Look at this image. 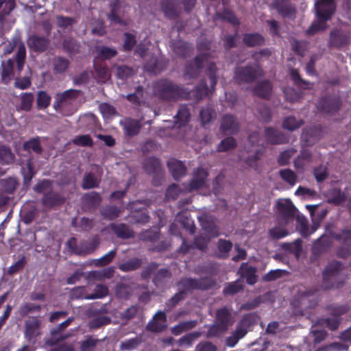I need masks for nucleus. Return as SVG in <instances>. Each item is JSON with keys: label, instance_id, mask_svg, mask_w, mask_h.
Returning <instances> with one entry per match:
<instances>
[{"label": "nucleus", "instance_id": "nucleus-43", "mask_svg": "<svg viewBox=\"0 0 351 351\" xmlns=\"http://www.w3.org/2000/svg\"><path fill=\"white\" fill-rule=\"evenodd\" d=\"M119 210L113 206H110L104 208L102 211V215L110 219H112L119 215Z\"/></svg>", "mask_w": 351, "mask_h": 351}, {"label": "nucleus", "instance_id": "nucleus-8", "mask_svg": "<svg viewBox=\"0 0 351 351\" xmlns=\"http://www.w3.org/2000/svg\"><path fill=\"white\" fill-rule=\"evenodd\" d=\"M166 315L165 313L160 311L157 313L153 320L149 323L147 327L150 330L158 332L165 327Z\"/></svg>", "mask_w": 351, "mask_h": 351}, {"label": "nucleus", "instance_id": "nucleus-23", "mask_svg": "<svg viewBox=\"0 0 351 351\" xmlns=\"http://www.w3.org/2000/svg\"><path fill=\"white\" fill-rule=\"evenodd\" d=\"M195 321L184 322L180 323L179 324L173 327L171 330L174 335H178L186 330L193 328V327H195Z\"/></svg>", "mask_w": 351, "mask_h": 351}, {"label": "nucleus", "instance_id": "nucleus-27", "mask_svg": "<svg viewBox=\"0 0 351 351\" xmlns=\"http://www.w3.org/2000/svg\"><path fill=\"white\" fill-rule=\"evenodd\" d=\"M99 110L105 119L111 118L116 114V110L114 107L106 103L99 105Z\"/></svg>", "mask_w": 351, "mask_h": 351}, {"label": "nucleus", "instance_id": "nucleus-39", "mask_svg": "<svg viewBox=\"0 0 351 351\" xmlns=\"http://www.w3.org/2000/svg\"><path fill=\"white\" fill-rule=\"evenodd\" d=\"M24 148L27 150H32L35 152H40L41 148L38 139L34 138L27 142L24 145Z\"/></svg>", "mask_w": 351, "mask_h": 351}, {"label": "nucleus", "instance_id": "nucleus-16", "mask_svg": "<svg viewBox=\"0 0 351 351\" xmlns=\"http://www.w3.org/2000/svg\"><path fill=\"white\" fill-rule=\"evenodd\" d=\"M51 103V97L43 90L38 91L36 97V105L39 110L47 108Z\"/></svg>", "mask_w": 351, "mask_h": 351}, {"label": "nucleus", "instance_id": "nucleus-64", "mask_svg": "<svg viewBox=\"0 0 351 351\" xmlns=\"http://www.w3.org/2000/svg\"><path fill=\"white\" fill-rule=\"evenodd\" d=\"M138 344V341L135 339H130L123 343V346L127 350H132L136 347Z\"/></svg>", "mask_w": 351, "mask_h": 351}, {"label": "nucleus", "instance_id": "nucleus-46", "mask_svg": "<svg viewBox=\"0 0 351 351\" xmlns=\"http://www.w3.org/2000/svg\"><path fill=\"white\" fill-rule=\"evenodd\" d=\"M73 143L78 145H91V139L88 135H83L78 137H76L73 140Z\"/></svg>", "mask_w": 351, "mask_h": 351}, {"label": "nucleus", "instance_id": "nucleus-21", "mask_svg": "<svg viewBox=\"0 0 351 351\" xmlns=\"http://www.w3.org/2000/svg\"><path fill=\"white\" fill-rule=\"evenodd\" d=\"M80 95V91L75 89H69L62 93H58L56 99L58 103L67 101L68 100L75 98Z\"/></svg>", "mask_w": 351, "mask_h": 351}, {"label": "nucleus", "instance_id": "nucleus-47", "mask_svg": "<svg viewBox=\"0 0 351 351\" xmlns=\"http://www.w3.org/2000/svg\"><path fill=\"white\" fill-rule=\"evenodd\" d=\"M218 247L221 255L223 256L232 248V243L228 241L219 240Z\"/></svg>", "mask_w": 351, "mask_h": 351}, {"label": "nucleus", "instance_id": "nucleus-57", "mask_svg": "<svg viewBox=\"0 0 351 351\" xmlns=\"http://www.w3.org/2000/svg\"><path fill=\"white\" fill-rule=\"evenodd\" d=\"M180 190L177 185L170 186L167 191V196L169 198L175 199L179 194Z\"/></svg>", "mask_w": 351, "mask_h": 351}, {"label": "nucleus", "instance_id": "nucleus-53", "mask_svg": "<svg viewBox=\"0 0 351 351\" xmlns=\"http://www.w3.org/2000/svg\"><path fill=\"white\" fill-rule=\"evenodd\" d=\"M327 172L325 167H320L315 170V176L317 181L320 182L325 179Z\"/></svg>", "mask_w": 351, "mask_h": 351}, {"label": "nucleus", "instance_id": "nucleus-44", "mask_svg": "<svg viewBox=\"0 0 351 351\" xmlns=\"http://www.w3.org/2000/svg\"><path fill=\"white\" fill-rule=\"evenodd\" d=\"M14 84L16 87L20 89H25L31 85V81L29 77H24L22 78H16Z\"/></svg>", "mask_w": 351, "mask_h": 351}, {"label": "nucleus", "instance_id": "nucleus-38", "mask_svg": "<svg viewBox=\"0 0 351 351\" xmlns=\"http://www.w3.org/2000/svg\"><path fill=\"white\" fill-rule=\"evenodd\" d=\"M215 112L209 108L202 109L200 112V117L202 123L204 125L208 123L214 117Z\"/></svg>", "mask_w": 351, "mask_h": 351}, {"label": "nucleus", "instance_id": "nucleus-61", "mask_svg": "<svg viewBox=\"0 0 351 351\" xmlns=\"http://www.w3.org/2000/svg\"><path fill=\"white\" fill-rule=\"evenodd\" d=\"M216 348L211 343L206 342L197 346V351H215Z\"/></svg>", "mask_w": 351, "mask_h": 351}, {"label": "nucleus", "instance_id": "nucleus-10", "mask_svg": "<svg viewBox=\"0 0 351 351\" xmlns=\"http://www.w3.org/2000/svg\"><path fill=\"white\" fill-rule=\"evenodd\" d=\"M167 165L173 176L176 179L180 178L185 173V168L183 164L179 160L171 159L168 162Z\"/></svg>", "mask_w": 351, "mask_h": 351}, {"label": "nucleus", "instance_id": "nucleus-1", "mask_svg": "<svg viewBox=\"0 0 351 351\" xmlns=\"http://www.w3.org/2000/svg\"><path fill=\"white\" fill-rule=\"evenodd\" d=\"M278 220L280 223L287 224L296 215L300 230L303 235L307 234V221L303 216L296 214V209L289 199H280L277 202Z\"/></svg>", "mask_w": 351, "mask_h": 351}, {"label": "nucleus", "instance_id": "nucleus-18", "mask_svg": "<svg viewBox=\"0 0 351 351\" xmlns=\"http://www.w3.org/2000/svg\"><path fill=\"white\" fill-rule=\"evenodd\" d=\"M221 129L225 132H234L237 128V123L232 116H225L221 125Z\"/></svg>", "mask_w": 351, "mask_h": 351}, {"label": "nucleus", "instance_id": "nucleus-26", "mask_svg": "<svg viewBox=\"0 0 351 351\" xmlns=\"http://www.w3.org/2000/svg\"><path fill=\"white\" fill-rule=\"evenodd\" d=\"M243 40L248 46H256L262 45L264 42L263 38L259 34H247Z\"/></svg>", "mask_w": 351, "mask_h": 351}, {"label": "nucleus", "instance_id": "nucleus-2", "mask_svg": "<svg viewBox=\"0 0 351 351\" xmlns=\"http://www.w3.org/2000/svg\"><path fill=\"white\" fill-rule=\"evenodd\" d=\"M317 20L311 25L308 32L315 34L326 28V22L335 12L334 0H317L315 5Z\"/></svg>", "mask_w": 351, "mask_h": 351}, {"label": "nucleus", "instance_id": "nucleus-6", "mask_svg": "<svg viewBox=\"0 0 351 351\" xmlns=\"http://www.w3.org/2000/svg\"><path fill=\"white\" fill-rule=\"evenodd\" d=\"M195 69H197L200 67L206 66L208 70H209L211 73L210 74V82L211 88H213L217 83L216 77L215 75V64L210 62L206 56L204 55L202 56L197 57L195 60Z\"/></svg>", "mask_w": 351, "mask_h": 351}, {"label": "nucleus", "instance_id": "nucleus-35", "mask_svg": "<svg viewBox=\"0 0 351 351\" xmlns=\"http://www.w3.org/2000/svg\"><path fill=\"white\" fill-rule=\"evenodd\" d=\"M235 146V141L232 138H227L222 141L218 145L219 152H226Z\"/></svg>", "mask_w": 351, "mask_h": 351}, {"label": "nucleus", "instance_id": "nucleus-56", "mask_svg": "<svg viewBox=\"0 0 351 351\" xmlns=\"http://www.w3.org/2000/svg\"><path fill=\"white\" fill-rule=\"evenodd\" d=\"M51 186V182L49 180H43L40 182H39L35 187L34 190L36 191L43 193L45 192L47 189H49Z\"/></svg>", "mask_w": 351, "mask_h": 351}, {"label": "nucleus", "instance_id": "nucleus-48", "mask_svg": "<svg viewBox=\"0 0 351 351\" xmlns=\"http://www.w3.org/2000/svg\"><path fill=\"white\" fill-rule=\"evenodd\" d=\"M92 75L91 72L90 71H84L81 73L80 75L75 77L74 78V82L77 84H83L86 82L88 79Z\"/></svg>", "mask_w": 351, "mask_h": 351}, {"label": "nucleus", "instance_id": "nucleus-20", "mask_svg": "<svg viewBox=\"0 0 351 351\" xmlns=\"http://www.w3.org/2000/svg\"><path fill=\"white\" fill-rule=\"evenodd\" d=\"M34 97L32 93H24L21 95L20 109L25 111H29L32 109Z\"/></svg>", "mask_w": 351, "mask_h": 351}, {"label": "nucleus", "instance_id": "nucleus-31", "mask_svg": "<svg viewBox=\"0 0 351 351\" xmlns=\"http://www.w3.org/2000/svg\"><path fill=\"white\" fill-rule=\"evenodd\" d=\"M115 251L111 250L108 253L104 255L102 257L94 260V264L96 266H104L109 263L114 257Z\"/></svg>", "mask_w": 351, "mask_h": 351}, {"label": "nucleus", "instance_id": "nucleus-28", "mask_svg": "<svg viewBox=\"0 0 351 351\" xmlns=\"http://www.w3.org/2000/svg\"><path fill=\"white\" fill-rule=\"evenodd\" d=\"M14 5V0H0V15L8 14Z\"/></svg>", "mask_w": 351, "mask_h": 351}, {"label": "nucleus", "instance_id": "nucleus-22", "mask_svg": "<svg viewBox=\"0 0 351 351\" xmlns=\"http://www.w3.org/2000/svg\"><path fill=\"white\" fill-rule=\"evenodd\" d=\"M280 176L281 178L286 182H287L291 186L295 185L297 180V176L291 169H283L280 170Z\"/></svg>", "mask_w": 351, "mask_h": 351}, {"label": "nucleus", "instance_id": "nucleus-34", "mask_svg": "<svg viewBox=\"0 0 351 351\" xmlns=\"http://www.w3.org/2000/svg\"><path fill=\"white\" fill-rule=\"evenodd\" d=\"M108 294V289L103 285H97L95 289V293L87 296V299L101 298Z\"/></svg>", "mask_w": 351, "mask_h": 351}, {"label": "nucleus", "instance_id": "nucleus-54", "mask_svg": "<svg viewBox=\"0 0 351 351\" xmlns=\"http://www.w3.org/2000/svg\"><path fill=\"white\" fill-rule=\"evenodd\" d=\"M5 182V190L11 193L16 186V181L14 178H9L4 181Z\"/></svg>", "mask_w": 351, "mask_h": 351}, {"label": "nucleus", "instance_id": "nucleus-11", "mask_svg": "<svg viewBox=\"0 0 351 351\" xmlns=\"http://www.w3.org/2000/svg\"><path fill=\"white\" fill-rule=\"evenodd\" d=\"M13 65L14 62L12 60L3 62L1 64V76L5 83H8L14 77Z\"/></svg>", "mask_w": 351, "mask_h": 351}, {"label": "nucleus", "instance_id": "nucleus-40", "mask_svg": "<svg viewBox=\"0 0 351 351\" xmlns=\"http://www.w3.org/2000/svg\"><path fill=\"white\" fill-rule=\"evenodd\" d=\"M241 289H242V284L239 280H238V281H235L234 282H233L232 284H230L226 287H225L223 289V292L226 294H234V293L238 292Z\"/></svg>", "mask_w": 351, "mask_h": 351}, {"label": "nucleus", "instance_id": "nucleus-37", "mask_svg": "<svg viewBox=\"0 0 351 351\" xmlns=\"http://www.w3.org/2000/svg\"><path fill=\"white\" fill-rule=\"evenodd\" d=\"M61 202L62 199L53 193L47 194L43 198V203L48 206H53L60 203Z\"/></svg>", "mask_w": 351, "mask_h": 351}, {"label": "nucleus", "instance_id": "nucleus-58", "mask_svg": "<svg viewBox=\"0 0 351 351\" xmlns=\"http://www.w3.org/2000/svg\"><path fill=\"white\" fill-rule=\"evenodd\" d=\"M282 273H283L282 270H280V269L272 270L267 274L265 278L267 280H274L279 278Z\"/></svg>", "mask_w": 351, "mask_h": 351}, {"label": "nucleus", "instance_id": "nucleus-30", "mask_svg": "<svg viewBox=\"0 0 351 351\" xmlns=\"http://www.w3.org/2000/svg\"><path fill=\"white\" fill-rule=\"evenodd\" d=\"M53 66L57 72L63 73L67 69L69 62L64 58H56L53 60Z\"/></svg>", "mask_w": 351, "mask_h": 351}, {"label": "nucleus", "instance_id": "nucleus-15", "mask_svg": "<svg viewBox=\"0 0 351 351\" xmlns=\"http://www.w3.org/2000/svg\"><path fill=\"white\" fill-rule=\"evenodd\" d=\"M342 270V265L338 262L330 263L323 271V277L324 279L330 278L335 276Z\"/></svg>", "mask_w": 351, "mask_h": 351}, {"label": "nucleus", "instance_id": "nucleus-42", "mask_svg": "<svg viewBox=\"0 0 351 351\" xmlns=\"http://www.w3.org/2000/svg\"><path fill=\"white\" fill-rule=\"evenodd\" d=\"M97 185V180L91 175H87L83 180L82 187L85 189H91Z\"/></svg>", "mask_w": 351, "mask_h": 351}, {"label": "nucleus", "instance_id": "nucleus-17", "mask_svg": "<svg viewBox=\"0 0 351 351\" xmlns=\"http://www.w3.org/2000/svg\"><path fill=\"white\" fill-rule=\"evenodd\" d=\"M206 177V172L202 169H199L197 175L191 182L190 189H197L198 188L203 186L205 183V179Z\"/></svg>", "mask_w": 351, "mask_h": 351}, {"label": "nucleus", "instance_id": "nucleus-45", "mask_svg": "<svg viewBox=\"0 0 351 351\" xmlns=\"http://www.w3.org/2000/svg\"><path fill=\"white\" fill-rule=\"evenodd\" d=\"M189 115V112L186 108H181L178 111L176 116L180 122V125H184L188 121Z\"/></svg>", "mask_w": 351, "mask_h": 351}, {"label": "nucleus", "instance_id": "nucleus-5", "mask_svg": "<svg viewBox=\"0 0 351 351\" xmlns=\"http://www.w3.org/2000/svg\"><path fill=\"white\" fill-rule=\"evenodd\" d=\"M262 73L261 69L258 66L255 68L239 69L236 71V79L239 82H250L258 75Z\"/></svg>", "mask_w": 351, "mask_h": 351}, {"label": "nucleus", "instance_id": "nucleus-3", "mask_svg": "<svg viewBox=\"0 0 351 351\" xmlns=\"http://www.w3.org/2000/svg\"><path fill=\"white\" fill-rule=\"evenodd\" d=\"M232 323V320L228 311L226 308L219 309L217 312L216 324L210 328L208 336L214 337L220 335L225 331Z\"/></svg>", "mask_w": 351, "mask_h": 351}, {"label": "nucleus", "instance_id": "nucleus-25", "mask_svg": "<svg viewBox=\"0 0 351 351\" xmlns=\"http://www.w3.org/2000/svg\"><path fill=\"white\" fill-rule=\"evenodd\" d=\"M271 90V86L269 82L265 81L260 83L255 89V93L260 97H267Z\"/></svg>", "mask_w": 351, "mask_h": 351}, {"label": "nucleus", "instance_id": "nucleus-51", "mask_svg": "<svg viewBox=\"0 0 351 351\" xmlns=\"http://www.w3.org/2000/svg\"><path fill=\"white\" fill-rule=\"evenodd\" d=\"M96 72L99 77L101 81H106L110 77L109 71L107 69L103 66H99L96 69Z\"/></svg>", "mask_w": 351, "mask_h": 351}, {"label": "nucleus", "instance_id": "nucleus-4", "mask_svg": "<svg viewBox=\"0 0 351 351\" xmlns=\"http://www.w3.org/2000/svg\"><path fill=\"white\" fill-rule=\"evenodd\" d=\"M258 136L257 132H253L249 136V141L252 144L260 143L261 145H264L265 143L280 144L285 141V137L280 132L271 128L265 130L264 141L259 139Z\"/></svg>", "mask_w": 351, "mask_h": 351}, {"label": "nucleus", "instance_id": "nucleus-55", "mask_svg": "<svg viewBox=\"0 0 351 351\" xmlns=\"http://www.w3.org/2000/svg\"><path fill=\"white\" fill-rule=\"evenodd\" d=\"M339 107V101H327L326 106L323 107L324 111L328 113H331L333 111H336Z\"/></svg>", "mask_w": 351, "mask_h": 351}, {"label": "nucleus", "instance_id": "nucleus-14", "mask_svg": "<svg viewBox=\"0 0 351 351\" xmlns=\"http://www.w3.org/2000/svg\"><path fill=\"white\" fill-rule=\"evenodd\" d=\"M14 160V155L10 148L5 145H0V164L9 165L12 163Z\"/></svg>", "mask_w": 351, "mask_h": 351}, {"label": "nucleus", "instance_id": "nucleus-62", "mask_svg": "<svg viewBox=\"0 0 351 351\" xmlns=\"http://www.w3.org/2000/svg\"><path fill=\"white\" fill-rule=\"evenodd\" d=\"M312 332L314 335V341L315 343H319L322 341L326 335V333L323 330H313Z\"/></svg>", "mask_w": 351, "mask_h": 351}, {"label": "nucleus", "instance_id": "nucleus-32", "mask_svg": "<svg viewBox=\"0 0 351 351\" xmlns=\"http://www.w3.org/2000/svg\"><path fill=\"white\" fill-rule=\"evenodd\" d=\"M199 337V332H192V333L188 334V335L184 336L183 337H182L181 339H180L178 341V343L180 346H184L186 347H189L191 345L192 342L195 339H197Z\"/></svg>", "mask_w": 351, "mask_h": 351}, {"label": "nucleus", "instance_id": "nucleus-33", "mask_svg": "<svg viewBox=\"0 0 351 351\" xmlns=\"http://www.w3.org/2000/svg\"><path fill=\"white\" fill-rule=\"evenodd\" d=\"M21 171L24 177L25 182H29L34 175L30 160H27V162L24 165V166L22 167Z\"/></svg>", "mask_w": 351, "mask_h": 351}, {"label": "nucleus", "instance_id": "nucleus-36", "mask_svg": "<svg viewBox=\"0 0 351 351\" xmlns=\"http://www.w3.org/2000/svg\"><path fill=\"white\" fill-rule=\"evenodd\" d=\"M269 234L273 239H278L286 237L288 232L283 228L276 226L269 230Z\"/></svg>", "mask_w": 351, "mask_h": 351}, {"label": "nucleus", "instance_id": "nucleus-50", "mask_svg": "<svg viewBox=\"0 0 351 351\" xmlns=\"http://www.w3.org/2000/svg\"><path fill=\"white\" fill-rule=\"evenodd\" d=\"M99 55L102 58H110L116 55V51L111 48L104 47L100 49Z\"/></svg>", "mask_w": 351, "mask_h": 351}, {"label": "nucleus", "instance_id": "nucleus-41", "mask_svg": "<svg viewBox=\"0 0 351 351\" xmlns=\"http://www.w3.org/2000/svg\"><path fill=\"white\" fill-rule=\"evenodd\" d=\"M294 153L295 151L293 149H288L282 152L278 157V163L281 165L287 164Z\"/></svg>", "mask_w": 351, "mask_h": 351}, {"label": "nucleus", "instance_id": "nucleus-19", "mask_svg": "<svg viewBox=\"0 0 351 351\" xmlns=\"http://www.w3.org/2000/svg\"><path fill=\"white\" fill-rule=\"evenodd\" d=\"M124 130L128 135L132 136L136 134L141 128V124L136 120H125L123 123Z\"/></svg>", "mask_w": 351, "mask_h": 351}, {"label": "nucleus", "instance_id": "nucleus-7", "mask_svg": "<svg viewBox=\"0 0 351 351\" xmlns=\"http://www.w3.org/2000/svg\"><path fill=\"white\" fill-rule=\"evenodd\" d=\"M248 323V320L247 318L243 319V320L241 322V326H239L234 335L227 339V344L228 346L230 347L234 346L237 341L243 338L245 334L247 333V329L245 326H247Z\"/></svg>", "mask_w": 351, "mask_h": 351}, {"label": "nucleus", "instance_id": "nucleus-49", "mask_svg": "<svg viewBox=\"0 0 351 351\" xmlns=\"http://www.w3.org/2000/svg\"><path fill=\"white\" fill-rule=\"evenodd\" d=\"M295 195L298 196H302L304 197H311L314 195V192L309 189L299 186L295 192Z\"/></svg>", "mask_w": 351, "mask_h": 351}, {"label": "nucleus", "instance_id": "nucleus-63", "mask_svg": "<svg viewBox=\"0 0 351 351\" xmlns=\"http://www.w3.org/2000/svg\"><path fill=\"white\" fill-rule=\"evenodd\" d=\"M142 95L141 90H137L136 93L133 94H129L127 96V98L129 101L132 102H138L140 100V97Z\"/></svg>", "mask_w": 351, "mask_h": 351}, {"label": "nucleus", "instance_id": "nucleus-60", "mask_svg": "<svg viewBox=\"0 0 351 351\" xmlns=\"http://www.w3.org/2000/svg\"><path fill=\"white\" fill-rule=\"evenodd\" d=\"M309 153L304 152L302 154L294 161L295 167L296 169L302 168L304 166V163L302 162V160L306 159L309 156Z\"/></svg>", "mask_w": 351, "mask_h": 351}, {"label": "nucleus", "instance_id": "nucleus-59", "mask_svg": "<svg viewBox=\"0 0 351 351\" xmlns=\"http://www.w3.org/2000/svg\"><path fill=\"white\" fill-rule=\"evenodd\" d=\"M202 226L208 234L210 235L211 237L218 236V230L215 226H207L203 221L202 222Z\"/></svg>", "mask_w": 351, "mask_h": 351}, {"label": "nucleus", "instance_id": "nucleus-29", "mask_svg": "<svg viewBox=\"0 0 351 351\" xmlns=\"http://www.w3.org/2000/svg\"><path fill=\"white\" fill-rule=\"evenodd\" d=\"M26 56L25 45L20 43L18 46V51L16 55L17 67L20 71L22 69L24 64V60Z\"/></svg>", "mask_w": 351, "mask_h": 351}, {"label": "nucleus", "instance_id": "nucleus-12", "mask_svg": "<svg viewBox=\"0 0 351 351\" xmlns=\"http://www.w3.org/2000/svg\"><path fill=\"white\" fill-rule=\"evenodd\" d=\"M241 276L246 278L248 284L254 285L256 282V270L254 267L243 264L239 269Z\"/></svg>", "mask_w": 351, "mask_h": 351}, {"label": "nucleus", "instance_id": "nucleus-52", "mask_svg": "<svg viewBox=\"0 0 351 351\" xmlns=\"http://www.w3.org/2000/svg\"><path fill=\"white\" fill-rule=\"evenodd\" d=\"M136 40L134 37L128 34H125V40H124V48L127 50L131 49L134 45Z\"/></svg>", "mask_w": 351, "mask_h": 351}, {"label": "nucleus", "instance_id": "nucleus-24", "mask_svg": "<svg viewBox=\"0 0 351 351\" xmlns=\"http://www.w3.org/2000/svg\"><path fill=\"white\" fill-rule=\"evenodd\" d=\"M301 120H297L294 117H288L283 121V127L290 131L295 130L302 125Z\"/></svg>", "mask_w": 351, "mask_h": 351}, {"label": "nucleus", "instance_id": "nucleus-9", "mask_svg": "<svg viewBox=\"0 0 351 351\" xmlns=\"http://www.w3.org/2000/svg\"><path fill=\"white\" fill-rule=\"evenodd\" d=\"M27 43L29 48L34 51H44L47 48L48 41L43 37L32 36L29 38Z\"/></svg>", "mask_w": 351, "mask_h": 351}, {"label": "nucleus", "instance_id": "nucleus-13", "mask_svg": "<svg viewBox=\"0 0 351 351\" xmlns=\"http://www.w3.org/2000/svg\"><path fill=\"white\" fill-rule=\"evenodd\" d=\"M161 8L164 14L169 18L173 17L178 13V5L172 0L162 1Z\"/></svg>", "mask_w": 351, "mask_h": 351}]
</instances>
